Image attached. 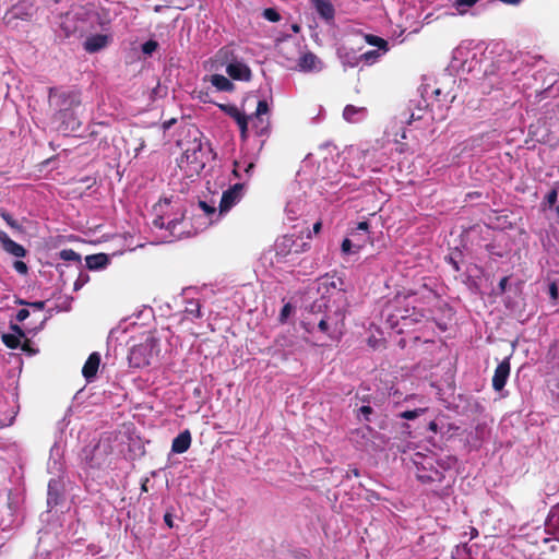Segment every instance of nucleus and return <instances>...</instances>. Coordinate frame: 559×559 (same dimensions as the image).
I'll use <instances>...</instances> for the list:
<instances>
[{"instance_id": "1", "label": "nucleus", "mask_w": 559, "mask_h": 559, "mask_svg": "<svg viewBox=\"0 0 559 559\" xmlns=\"http://www.w3.org/2000/svg\"><path fill=\"white\" fill-rule=\"evenodd\" d=\"M155 218L153 225L166 229L174 238L189 236L190 230L183 228L185 205L179 199H164L154 206Z\"/></svg>"}, {"instance_id": "2", "label": "nucleus", "mask_w": 559, "mask_h": 559, "mask_svg": "<svg viewBox=\"0 0 559 559\" xmlns=\"http://www.w3.org/2000/svg\"><path fill=\"white\" fill-rule=\"evenodd\" d=\"M159 355L158 342L147 336L140 344L134 345L129 353V364L134 368H144L153 364Z\"/></svg>"}, {"instance_id": "3", "label": "nucleus", "mask_w": 559, "mask_h": 559, "mask_svg": "<svg viewBox=\"0 0 559 559\" xmlns=\"http://www.w3.org/2000/svg\"><path fill=\"white\" fill-rule=\"evenodd\" d=\"M417 478L423 483L441 481L447 466L436 460L433 455L416 453L414 457Z\"/></svg>"}, {"instance_id": "4", "label": "nucleus", "mask_w": 559, "mask_h": 559, "mask_svg": "<svg viewBox=\"0 0 559 559\" xmlns=\"http://www.w3.org/2000/svg\"><path fill=\"white\" fill-rule=\"evenodd\" d=\"M203 88H195L193 91V95L197 99L203 103L210 102V90L212 88L214 92H234L235 84L231 80L221 73H212L203 75L202 80Z\"/></svg>"}, {"instance_id": "5", "label": "nucleus", "mask_w": 559, "mask_h": 559, "mask_svg": "<svg viewBox=\"0 0 559 559\" xmlns=\"http://www.w3.org/2000/svg\"><path fill=\"white\" fill-rule=\"evenodd\" d=\"M205 166V157L199 144L188 147L178 159V167L187 178L198 176Z\"/></svg>"}, {"instance_id": "6", "label": "nucleus", "mask_w": 559, "mask_h": 559, "mask_svg": "<svg viewBox=\"0 0 559 559\" xmlns=\"http://www.w3.org/2000/svg\"><path fill=\"white\" fill-rule=\"evenodd\" d=\"M222 216L214 206L209 205L206 202L200 201L197 212L193 215L194 233L202 231L217 222Z\"/></svg>"}, {"instance_id": "7", "label": "nucleus", "mask_w": 559, "mask_h": 559, "mask_svg": "<svg viewBox=\"0 0 559 559\" xmlns=\"http://www.w3.org/2000/svg\"><path fill=\"white\" fill-rule=\"evenodd\" d=\"M309 249V243L297 241L293 236H283L275 242L277 255L287 257L289 254H299Z\"/></svg>"}, {"instance_id": "8", "label": "nucleus", "mask_w": 559, "mask_h": 559, "mask_svg": "<svg viewBox=\"0 0 559 559\" xmlns=\"http://www.w3.org/2000/svg\"><path fill=\"white\" fill-rule=\"evenodd\" d=\"M230 56V47L225 46L218 49L214 56L203 62V69L206 71V74L219 73L223 68L226 70Z\"/></svg>"}, {"instance_id": "9", "label": "nucleus", "mask_w": 559, "mask_h": 559, "mask_svg": "<svg viewBox=\"0 0 559 559\" xmlns=\"http://www.w3.org/2000/svg\"><path fill=\"white\" fill-rule=\"evenodd\" d=\"M226 73L231 80L248 82L251 79V70L246 62L235 57L234 50L231 49V56L229 58Z\"/></svg>"}, {"instance_id": "10", "label": "nucleus", "mask_w": 559, "mask_h": 559, "mask_svg": "<svg viewBox=\"0 0 559 559\" xmlns=\"http://www.w3.org/2000/svg\"><path fill=\"white\" fill-rule=\"evenodd\" d=\"M243 187L245 183H235L228 190L224 191L219 202V210L217 211L221 216L226 214L242 199Z\"/></svg>"}, {"instance_id": "11", "label": "nucleus", "mask_w": 559, "mask_h": 559, "mask_svg": "<svg viewBox=\"0 0 559 559\" xmlns=\"http://www.w3.org/2000/svg\"><path fill=\"white\" fill-rule=\"evenodd\" d=\"M11 332L2 334V341L7 347L16 349L20 346L23 350H27V345H22V340L25 338L24 331L19 325H11Z\"/></svg>"}, {"instance_id": "12", "label": "nucleus", "mask_w": 559, "mask_h": 559, "mask_svg": "<svg viewBox=\"0 0 559 559\" xmlns=\"http://www.w3.org/2000/svg\"><path fill=\"white\" fill-rule=\"evenodd\" d=\"M302 72H318L323 68L322 61L312 52H305L300 56L297 67Z\"/></svg>"}, {"instance_id": "13", "label": "nucleus", "mask_w": 559, "mask_h": 559, "mask_svg": "<svg viewBox=\"0 0 559 559\" xmlns=\"http://www.w3.org/2000/svg\"><path fill=\"white\" fill-rule=\"evenodd\" d=\"M342 280L334 275H325L320 278L318 290L322 293V295L329 294L333 295L334 293L342 295Z\"/></svg>"}, {"instance_id": "14", "label": "nucleus", "mask_w": 559, "mask_h": 559, "mask_svg": "<svg viewBox=\"0 0 559 559\" xmlns=\"http://www.w3.org/2000/svg\"><path fill=\"white\" fill-rule=\"evenodd\" d=\"M0 243L2 249L15 257V258H24L26 255V250L23 246L12 240L7 233L0 230Z\"/></svg>"}, {"instance_id": "15", "label": "nucleus", "mask_w": 559, "mask_h": 559, "mask_svg": "<svg viewBox=\"0 0 559 559\" xmlns=\"http://www.w3.org/2000/svg\"><path fill=\"white\" fill-rule=\"evenodd\" d=\"M510 374V362L509 359H503L496 368L492 378V386L496 391H501Z\"/></svg>"}, {"instance_id": "16", "label": "nucleus", "mask_w": 559, "mask_h": 559, "mask_svg": "<svg viewBox=\"0 0 559 559\" xmlns=\"http://www.w3.org/2000/svg\"><path fill=\"white\" fill-rule=\"evenodd\" d=\"M368 116V110L364 106L347 105L343 110V118L349 123L364 121Z\"/></svg>"}, {"instance_id": "17", "label": "nucleus", "mask_w": 559, "mask_h": 559, "mask_svg": "<svg viewBox=\"0 0 559 559\" xmlns=\"http://www.w3.org/2000/svg\"><path fill=\"white\" fill-rule=\"evenodd\" d=\"M269 104L266 99H261L258 102V106L255 109V112L250 116V120H258L261 122L262 127L260 131H258L260 134H265L267 132L269 128V120L264 118L269 114Z\"/></svg>"}, {"instance_id": "18", "label": "nucleus", "mask_w": 559, "mask_h": 559, "mask_svg": "<svg viewBox=\"0 0 559 559\" xmlns=\"http://www.w3.org/2000/svg\"><path fill=\"white\" fill-rule=\"evenodd\" d=\"M317 13L326 22H332L335 10L331 0H310Z\"/></svg>"}, {"instance_id": "19", "label": "nucleus", "mask_w": 559, "mask_h": 559, "mask_svg": "<svg viewBox=\"0 0 559 559\" xmlns=\"http://www.w3.org/2000/svg\"><path fill=\"white\" fill-rule=\"evenodd\" d=\"M100 364V355L98 353H92L85 361L82 373L86 381H92L97 373Z\"/></svg>"}, {"instance_id": "20", "label": "nucleus", "mask_w": 559, "mask_h": 559, "mask_svg": "<svg viewBox=\"0 0 559 559\" xmlns=\"http://www.w3.org/2000/svg\"><path fill=\"white\" fill-rule=\"evenodd\" d=\"M109 36L105 34H96L86 38L84 48L86 51L93 53L105 48L109 43Z\"/></svg>"}, {"instance_id": "21", "label": "nucleus", "mask_w": 559, "mask_h": 559, "mask_svg": "<svg viewBox=\"0 0 559 559\" xmlns=\"http://www.w3.org/2000/svg\"><path fill=\"white\" fill-rule=\"evenodd\" d=\"M254 167L253 162L247 160H235L233 175L237 179H249L252 175V169Z\"/></svg>"}, {"instance_id": "22", "label": "nucleus", "mask_w": 559, "mask_h": 559, "mask_svg": "<svg viewBox=\"0 0 559 559\" xmlns=\"http://www.w3.org/2000/svg\"><path fill=\"white\" fill-rule=\"evenodd\" d=\"M191 445V435L188 430L179 433L171 444V451L174 453H185Z\"/></svg>"}, {"instance_id": "23", "label": "nucleus", "mask_w": 559, "mask_h": 559, "mask_svg": "<svg viewBox=\"0 0 559 559\" xmlns=\"http://www.w3.org/2000/svg\"><path fill=\"white\" fill-rule=\"evenodd\" d=\"M85 262L90 270H103L109 264L110 258L106 253L91 254L85 258Z\"/></svg>"}, {"instance_id": "24", "label": "nucleus", "mask_w": 559, "mask_h": 559, "mask_svg": "<svg viewBox=\"0 0 559 559\" xmlns=\"http://www.w3.org/2000/svg\"><path fill=\"white\" fill-rule=\"evenodd\" d=\"M343 318H344V314L342 312H337L335 319H331L329 317L326 319H322L319 322V329L325 333L330 332L331 329L336 331L338 323L343 321Z\"/></svg>"}, {"instance_id": "25", "label": "nucleus", "mask_w": 559, "mask_h": 559, "mask_svg": "<svg viewBox=\"0 0 559 559\" xmlns=\"http://www.w3.org/2000/svg\"><path fill=\"white\" fill-rule=\"evenodd\" d=\"M364 248V241H353L350 238H345L341 245L343 254L357 253Z\"/></svg>"}, {"instance_id": "26", "label": "nucleus", "mask_w": 559, "mask_h": 559, "mask_svg": "<svg viewBox=\"0 0 559 559\" xmlns=\"http://www.w3.org/2000/svg\"><path fill=\"white\" fill-rule=\"evenodd\" d=\"M386 51H382L381 49L377 48L373 50L366 51L361 55H359L360 62H364L368 66H371L376 63L380 57H382Z\"/></svg>"}, {"instance_id": "27", "label": "nucleus", "mask_w": 559, "mask_h": 559, "mask_svg": "<svg viewBox=\"0 0 559 559\" xmlns=\"http://www.w3.org/2000/svg\"><path fill=\"white\" fill-rule=\"evenodd\" d=\"M546 528L549 533L559 532V511L551 510L546 521Z\"/></svg>"}, {"instance_id": "28", "label": "nucleus", "mask_w": 559, "mask_h": 559, "mask_svg": "<svg viewBox=\"0 0 559 559\" xmlns=\"http://www.w3.org/2000/svg\"><path fill=\"white\" fill-rule=\"evenodd\" d=\"M477 1L478 0H455L453 7L457 14L463 15L469 10V8L475 5Z\"/></svg>"}, {"instance_id": "29", "label": "nucleus", "mask_w": 559, "mask_h": 559, "mask_svg": "<svg viewBox=\"0 0 559 559\" xmlns=\"http://www.w3.org/2000/svg\"><path fill=\"white\" fill-rule=\"evenodd\" d=\"M365 39L369 45L374 46V47L381 49L382 51L389 50L388 41L379 36L366 35Z\"/></svg>"}, {"instance_id": "30", "label": "nucleus", "mask_w": 559, "mask_h": 559, "mask_svg": "<svg viewBox=\"0 0 559 559\" xmlns=\"http://www.w3.org/2000/svg\"><path fill=\"white\" fill-rule=\"evenodd\" d=\"M280 51L286 57L287 60H292L294 58V50H296L297 46L294 41L285 40L280 44Z\"/></svg>"}, {"instance_id": "31", "label": "nucleus", "mask_w": 559, "mask_h": 559, "mask_svg": "<svg viewBox=\"0 0 559 559\" xmlns=\"http://www.w3.org/2000/svg\"><path fill=\"white\" fill-rule=\"evenodd\" d=\"M218 107L229 117L235 119V121L243 115V112L239 110L235 105L219 104Z\"/></svg>"}, {"instance_id": "32", "label": "nucleus", "mask_w": 559, "mask_h": 559, "mask_svg": "<svg viewBox=\"0 0 559 559\" xmlns=\"http://www.w3.org/2000/svg\"><path fill=\"white\" fill-rule=\"evenodd\" d=\"M300 210L301 207L299 202H288L285 211L289 219H295Z\"/></svg>"}, {"instance_id": "33", "label": "nucleus", "mask_w": 559, "mask_h": 559, "mask_svg": "<svg viewBox=\"0 0 559 559\" xmlns=\"http://www.w3.org/2000/svg\"><path fill=\"white\" fill-rule=\"evenodd\" d=\"M236 122L240 129L241 138L245 140L247 138L248 124L251 122L250 116L247 117L243 114L238 120H236Z\"/></svg>"}, {"instance_id": "34", "label": "nucleus", "mask_w": 559, "mask_h": 559, "mask_svg": "<svg viewBox=\"0 0 559 559\" xmlns=\"http://www.w3.org/2000/svg\"><path fill=\"white\" fill-rule=\"evenodd\" d=\"M60 258L64 261L80 262L81 257L72 249H64L60 252Z\"/></svg>"}, {"instance_id": "35", "label": "nucleus", "mask_w": 559, "mask_h": 559, "mask_svg": "<svg viewBox=\"0 0 559 559\" xmlns=\"http://www.w3.org/2000/svg\"><path fill=\"white\" fill-rule=\"evenodd\" d=\"M341 60L344 67H357L360 62L359 56L341 55Z\"/></svg>"}, {"instance_id": "36", "label": "nucleus", "mask_w": 559, "mask_h": 559, "mask_svg": "<svg viewBox=\"0 0 559 559\" xmlns=\"http://www.w3.org/2000/svg\"><path fill=\"white\" fill-rule=\"evenodd\" d=\"M425 411H426V408H416L413 411H405L401 414V417L404 419H407V420H413V419L417 418L418 416H420Z\"/></svg>"}, {"instance_id": "37", "label": "nucleus", "mask_w": 559, "mask_h": 559, "mask_svg": "<svg viewBox=\"0 0 559 559\" xmlns=\"http://www.w3.org/2000/svg\"><path fill=\"white\" fill-rule=\"evenodd\" d=\"M157 41L151 39L142 45V51L144 55L151 56L157 49Z\"/></svg>"}, {"instance_id": "38", "label": "nucleus", "mask_w": 559, "mask_h": 559, "mask_svg": "<svg viewBox=\"0 0 559 559\" xmlns=\"http://www.w3.org/2000/svg\"><path fill=\"white\" fill-rule=\"evenodd\" d=\"M369 231V224L367 222H360L358 225L350 230L349 235L350 237L358 236L360 233L368 234Z\"/></svg>"}, {"instance_id": "39", "label": "nucleus", "mask_w": 559, "mask_h": 559, "mask_svg": "<svg viewBox=\"0 0 559 559\" xmlns=\"http://www.w3.org/2000/svg\"><path fill=\"white\" fill-rule=\"evenodd\" d=\"M292 312H293V306L289 302L285 304L280 313V321L282 323H285L287 321V319L289 318V316L292 314Z\"/></svg>"}, {"instance_id": "40", "label": "nucleus", "mask_w": 559, "mask_h": 559, "mask_svg": "<svg viewBox=\"0 0 559 559\" xmlns=\"http://www.w3.org/2000/svg\"><path fill=\"white\" fill-rule=\"evenodd\" d=\"M263 16L271 22H277L280 21V14L276 10L269 8L263 11Z\"/></svg>"}, {"instance_id": "41", "label": "nucleus", "mask_w": 559, "mask_h": 559, "mask_svg": "<svg viewBox=\"0 0 559 559\" xmlns=\"http://www.w3.org/2000/svg\"><path fill=\"white\" fill-rule=\"evenodd\" d=\"M88 282V275L85 273H81L74 283V289L79 290Z\"/></svg>"}, {"instance_id": "42", "label": "nucleus", "mask_w": 559, "mask_h": 559, "mask_svg": "<svg viewBox=\"0 0 559 559\" xmlns=\"http://www.w3.org/2000/svg\"><path fill=\"white\" fill-rule=\"evenodd\" d=\"M435 94H436L437 96H443V99H444V100H450V102H452V100L455 98V95H454V94H452L450 91L444 92V91H443L442 88H440V87H439V88H437V90L435 91Z\"/></svg>"}, {"instance_id": "43", "label": "nucleus", "mask_w": 559, "mask_h": 559, "mask_svg": "<svg viewBox=\"0 0 559 559\" xmlns=\"http://www.w3.org/2000/svg\"><path fill=\"white\" fill-rule=\"evenodd\" d=\"M13 267L20 274H26L28 271L26 263H24L23 261H20V260L15 261L13 263Z\"/></svg>"}, {"instance_id": "44", "label": "nucleus", "mask_w": 559, "mask_h": 559, "mask_svg": "<svg viewBox=\"0 0 559 559\" xmlns=\"http://www.w3.org/2000/svg\"><path fill=\"white\" fill-rule=\"evenodd\" d=\"M0 215L7 222V224L9 226H11L12 228H17L19 227L16 221L13 219V217L10 214H8L7 212H1Z\"/></svg>"}, {"instance_id": "45", "label": "nucleus", "mask_w": 559, "mask_h": 559, "mask_svg": "<svg viewBox=\"0 0 559 559\" xmlns=\"http://www.w3.org/2000/svg\"><path fill=\"white\" fill-rule=\"evenodd\" d=\"M546 201L548 203L549 206H552L556 201H557V191L556 190H551L547 197H546Z\"/></svg>"}, {"instance_id": "46", "label": "nucleus", "mask_w": 559, "mask_h": 559, "mask_svg": "<svg viewBox=\"0 0 559 559\" xmlns=\"http://www.w3.org/2000/svg\"><path fill=\"white\" fill-rule=\"evenodd\" d=\"M29 316V311L27 309H21L17 314H16V319L17 321L22 322L24 320H26Z\"/></svg>"}, {"instance_id": "47", "label": "nucleus", "mask_w": 559, "mask_h": 559, "mask_svg": "<svg viewBox=\"0 0 559 559\" xmlns=\"http://www.w3.org/2000/svg\"><path fill=\"white\" fill-rule=\"evenodd\" d=\"M549 293L551 298L556 299L558 297V287L556 286V284L550 285Z\"/></svg>"}, {"instance_id": "48", "label": "nucleus", "mask_w": 559, "mask_h": 559, "mask_svg": "<svg viewBox=\"0 0 559 559\" xmlns=\"http://www.w3.org/2000/svg\"><path fill=\"white\" fill-rule=\"evenodd\" d=\"M164 521H165V523H166V525H167L168 527H173V526H174V523H173V516H171V514L166 513V514L164 515Z\"/></svg>"}, {"instance_id": "49", "label": "nucleus", "mask_w": 559, "mask_h": 559, "mask_svg": "<svg viewBox=\"0 0 559 559\" xmlns=\"http://www.w3.org/2000/svg\"><path fill=\"white\" fill-rule=\"evenodd\" d=\"M56 485V481L51 480L49 481V485H48V502H50V500L52 499V489H53V486Z\"/></svg>"}, {"instance_id": "50", "label": "nucleus", "mask_w": 559, "mask_h": 559, "mask_svg": "<svg viewBox=\"0 0 559 559\" xmlns=\"http://www.w3.org/2000/svg\"><path fill=\"white\" fill-rule=\"evenodd\" d=\"M250 123H251V124H252V127L255 129L257 134L261 135V134L258 132V131H260V129H261V127H262L261 122H260V121H258V120H253V121H251Z\"/></svg>"}, {"instance_id": "51", "label": "nucleus", "mask_w": 559, "mask_h": 559, "mask_svg": "<svg viewBox=\"0 0 559 559\" xmlns=\"http://www.w3.org/2000/svg\"><path fill=\"white\" fill-rule=\"evenodd\" d=\"M76 127H79V122L73 121V122L71 123V127L67 126V127H64V128H61V130H62V131H69V130H70V131H73V130H75V129H76Z\"/></svg>"}, {"instance_id": "52", "label": "nucleus", "mask_w": 559, "mask_h": 559, "mask_svg": "<svg viewBox=\"0 0 559 559\" xmlns=\"http://www.w3.org/2000/svg\"><path fill=\"white\" fill-rule=\"evenodd\" d=\"M352 240L353 241H364V245H365L367 242V240H369V236L360 237V234H358V236L353 237Z\"/></svg>"}, {"instance_id": "53", "label": "nucleus", "mask_w": 559, "mask_h": 559, "mask_svg": "<svg viewBox=\"0 0 559 559\" xmlns=\"http://www.w3.org/2000/svg\"><path fill=\"white\" fill-rule=\"evenodd\" d=\"M507 284H508V277H503L501 278L500 283H499V287L500 289L503 292L507 287Z\"/></svg>"}, {"instance_id": "54", "label": "nucleus", "mask_w": 559, "mask_h": 559, "mask_svg": "<svg viewBox=\"0 0 559 559\" xmlns=\"http://www.w3.org/2000/svg\"><path fill=\"white\" fill-rule=\"evenodd\" d=\"M31 306L38 310H41L44 308L45 304L43 301H36V302L31 304Z\"/></svg>"}, {"instance_id": "55", "label": "nucleus", "mask_w": 559, "mask_h": 559, "mask_svg": "<svg viewBox=\"0 0 559 559\" xmlns=\"http://www.w3.org/2000/svg\"><path fill=\"white\" fill-rule=\"evenodd\" d=\"M321 222H317L314 225H313V233L314 234H318L320 230H321Z\"/></svg>"}, {"instance_id": "56", "label": "nucleus", "mask_w": 559, "mask_h": 559, "mask_svg": "<svg viewBox=\"0 0 559 559\" xmlns=\"http://www.w3.org/2000/svg\"><path fill=\"white\" fill-rule=\"evenodd\" d=\"M429 430H431L432 432H437L438 426H437V424L435 421H431L429 424Z\"/></svg>"}, {"instance_id": "57", "label": "nucleus", "mask_w": 559, "mask_h": 559, "mask_svg": "<svg viewBox=\"0 0 559 559\" xmlns=\"http://www.w3.org/2000/svg\"><path fill=\"white\" fill-rule=\"evenodd\" d=\"M360 412L364 414H369L371 412V408L369 406H362L360 408Z\"/></svg>"}, {"instance_id": "58", "label": "nucleus", "mask_w": 559, "mask_h": 559, "mask_svg": "<svg viewBox=\"0 0 559 559\" xmlns=\"http://www.w3.org/2000/svg\"><path fill=\"white\" fill-rule=\"evenodd\" d=\"M292 29H293L294 33H298L300 31V27H299L298 24H293L292 25Z\"/></svg>"}, {"instance_id": "59", "label": "nucleus", "mask_w": 559, "mask_h": 559, "mask_svg": "<svg viewBox=\"0 0 559 559\" xmlns=\"http://www.w3.org/2000/svg\"><path fill=\"white\" fill-rule=\"evenodd\" d=\"M477 535H478V532L475 528H473L472 530V538L476 537Z\"/></svg>"}, {"instance_id": "60", "label": "nucleus", "mask_w": 559, "mask_h": 559, "mask_svg": "<svg viewBox=\"0 0 559 559\" xmlns=\"http://www.w3.org/2000/svg\"><path fill=\"white\" fill-rule=\"evenodd\" d=\"M456 53H461V49H456V50H455V55H456Z\"/></svg>"}, {"instance_id": "61", "label": "nucleus", "mask_w": 559, "mask_h": 559, "mask_svg": "<svg viewBox=\"0 0 559 559\" xmlns=\"http://www.w3.org/2000/svg\"><path fill=\"white\" fill-rule=\"evenodd\" d=\"M3 299H4V296H0V304L2 302Z\"/></svg>"}, {"instance_id": "62", "label": "nucleus", "mask_w": 559, "mask_h": 559, "mask_svg": "<svg viewBox=\"0 0 559 559\" xmlns=\"http://www.w3.org/2000/svg\"><path fill=\"white\" fill-rule=\"evenodd\" d=\"M557 212H558V214H559V206L557 207Z\"/></svg>"}]
</instances>
